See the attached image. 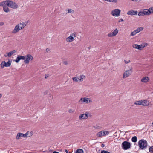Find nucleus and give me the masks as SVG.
I'll return each instance as SVG.
<instances>
[{
    "instance_id": "f257e3e1",
    "label": "nucleus",
    "mask_w": 153,
    "mask_h": 153,
    "mask_svg": "<svg viewBox=\"0 0 153 153\" xmlns=\"http://www.w3.org/2000/svg\"><path fill=\"white\" fill-rule=\"evenodd\" d=\"M140 149L142 150L145 149L148 146V143L144 139H141L138 142Z\"/></svg>"
},
{
    "instance_id": "f03ea898",
    "label": "nucleus",
    "mask_w": 153,
    "mask_h": 153,
    "mask_svg": "<svg viewBox=\"0 0 153 153\" xmlns=\"http://www.w3.org/2000/svg\"><path fill=\"white\" fill-rule=\"evenodd\" d=\"M131 144L130 142L124 141L121 144L122 148L125 150H127L131 147Z\"/></svg>"
},
{
    "instance_id": "7ed1b4c3",
    "label": "nucleus",
    "mask_w": 153,
    "mask_h": 153,
    "mask_svg": "<svg viewBox=\"0 0 153 153\" xmlns=\"http://www.w3.org/2000/svg\"><path fill=\"white\" fill-rule=\"evenodd\" d=\"M8 3V7L13 9H17L19 7L18 5L14 2L9 0Z\"/></svg>"
},
{
    "instance_id": "20e7f679",
    "label": "nucleus",
    "mask_w": 153,
    "mask_h": 153,
    "mask_svg": "<svg viewBox=\"0 0 153 153\" xmlns=\"http://www.w3.org/2000/svg\"><path fill=\"white\" fill-rule=\"evenodd\" d=\"M121 10L119 9H115L112 10V15L114 16H119L120 14Z\"/></svg>"
},
{
    "instance_id": "39448f33",
    "label": "nucleus",
    "mask_w": 153,
    "mask_h": 153,
    "mask_svg": "<svg viewBox=\"0 0 153 153\" xmlns=\"http://www.w3.org/2000/svg\"><path fill=\"white\" fill-rule=\"evenodd\" d=\"M83 76H84L83 75H80L79 76L74 77L72 78V79L74 81L79 82L82 81L83 80Z\"/></svg>"
},
{
    "instance_id": "423d86ee",
    "label": "nucleus",
    "mask_w": 153,
    "mask_h": 153,
    "mask_svg": "<svg viewBox=\"0 0 153 153\" xmlns=\"http://www.w3.org/2000/svg\"><path fill=\"white\" fill-rule=\"evenodd\" d=\"M12 62L10 60H8V62H6L5 61H3L1 63V68H3L4 67H10L11 64Z\"/></svg>"
},
{
    "instance_id": "0eeeda50",
    "label": "nucleus",
    "mask_w": 153,
    "mask_h": 153,
    "mask_svg": "<svg viewBox=\"0 0 153 153\" xmlns=\"http://www.w3.org/2000/svg\"><path fill=\"white\" fill-rule=\"evenodd\" d=\"M33 58L32 56L30 54L27 55L25 57V59L24 61V62L25 64H28L29 62V61L31 60H33Z\"/></svg>"
},
{
    "instance_id": "6e6552de",
    "label": "nucleus",
    "mask_w": 153,
    "mask_h": 153,
    "mask_svg": "<svg viewBox=\"0 0 153 153\" xmlns=\"http://www.w3.org/2000/svg\"><path fill=\"white\" fill-rule=\"evenodd\" d=\"M91 102L90 99L87 98H81L79 101V102L82 103L83 102H85L87 103H89Z\"/></svg>"
},
{
    "instance_id": "1a4fd4ad",
    "label": "nucleus",
    "mask_w": 153,
    "mask_h": 153,
    "mask_svg": "<svg viewBox=\"0 0 153 153\" xmlns=\"http://www.w3.org/2000/svg\"><path fill=\"white\" fill-rule=\"evenodd\" d=\"M132 72V70L130 69L127 70L124 72L123 74V78H125L130 75Z\"/></svg>"
},
{
    "instance_id": "9d476101",
    "label": "nucleus",
    "mask_w": 153,
    "mask_h": 153,
    "mask_svg": "<svg viewBox=\"0 0 153 153\" xmlns=\"http://www.w3.org/2000/svg\"><path fill=\"white\" fill-rule=\"evenodd\" d=\"M118 30L117 28L115 29L112 32L108 34V37H112L115 36L118 33Z\"/></svg>"
},
{
    "instance_id": "9b49d317",
    "label": "nucleus",
    "mask_w": 153,
    "mask_h": 153,
    "mask_svg": "<svg viewBox=\"0 0 153 153\" xmlns=\"http://www.w3.org/2000/svg\"><path fill=\"white\" fill-rule=\"evenodd\" d=\"M88 112H86L85 114H80L79 117V118L80 120L82 119H86L88 118L87 115Z\"/></svg>"
},
{
    "instance_id": "f8f14e48",
    "label": "nucleus",
    "mask_w": 153,
    "mask_h": 153,
    "mask_svg": "<svg viewBox=\"0 0 153 153\" xmlns=\"http://www.w3.org/2000/svg\"><path fill=\"white\" fill-rule=\"evenodd\" d=\"M19 26H21V24H19L15 26L14 29L12 31V33H13L15 34L20 30L19 27Z\"/></svg>"
},
{
    "instance_id": "ddd939ff",
    "label": "nucleus",
    "mask_w": 153,
    "mask_h": 153,
    "mask_svg": "<svg viewBox=\"0 0 153 153\" xmlns=\"http://www.w3.org/2000/svg\"><path fill=\"white\" fill-rule=\"evenodd\" d=\"M9 0H8L0 2V6H3V7L8 6L7 4L9 3Z\"/></svg>"
},
{
    "instance_id": "4468645a",
    "label": "nucleus",
    "mask_w": 153,
    "mask_h": 153,
    "mask_svg": "<svg viewBox=\"0 0 153 153\" xmlns=\"http://www.w3.org/2000/svg\"><path fill=\"white\" fill-rule=\"evenodd\" d=\"M25 59V57L24 56H18L16 59L15 60V61L16 63H18L19 62V61L20 60H24Z\"/></svg>"
},
{
    "instance_id": "2eb2a0df",
    "label": "nucleus",
    "mask_w": 153,
    "mask_h": 153,
    "mask_svg": "<svg viewBox=\"0 0 153 153\" xmlns=\"http://www.w3.org/2000/svg\"><path fill=\"white\" fill-rule=\"evenodd\" d=\"M137 11L130 10L127 12V14L131 15H137Z\"/></svg>"
},
{
    "instance_id": "dca6fc26",
    "label": "nucleus",
    "mask_w": 153,
    "mask_h": 153,
    "mask_svg": "<svg viewBox=\"0 0 153 153\" xmlns=\"http://www.w3.org/2000/svg\"><path fill=\"white\" fill-rule=\"evenodd\" d=\"M24 134L22 133H17L16 138L17 140L19 139L20 137H25Z\"/></svg>"
},
{
    "instance_id": "f3484780",
    "label": "nucleus",
    "mask_w": 153,
    "mask_h": 153,
    "mask_svg": "<svg viewBox=\"0 0 153 153\" xmlns=\"http://www.w3.org/2000/svg\"><path fill=\"white\" fill-rule=\"evenodd\" d=\"M133 47L135 49H137L139 50H142V47L140 45H138L137 44H134L133 45Z\"/></svg>"
},
{
    "instance_id": "a211bd4d",
    "label": "nucleus",
    "mask_w": 153,
    "mask_h": 153,
    "mask_svg": "<svg viewBox=\"0 0 153 153\" xmlns=\"http://www.w3.org/2000/svg\"><path fill=\"white\" fill-rule=\"evenodd\" d=\"M143 11L144 15H149L151 14L150 11L148 9H144Z\"/></svg>"
},
{
    "instance_id": "6ab92c4d",
    "label": "nucleus",
    "mask_w": 153,
    "mask_h": 153,
    "mask_svg": "<svg viewBox=\"0 0 153 153\" xmlns=\"http://www.w3.org/2000/svg\"><path fill=\"white\" fill-rule=\"evenodd\" d=\"M16 52V51L15 50H13L12 51L9 52L8 53L7 55V56L6 55H4V56L5 57H7V56H8L9 57H10L14 53H15Z\"/></svg>"
},
{
    "instance_id": "aec40b11",
    "label": "nucleus",
    "mask_w": 153,
    "mask_h": 153,
    "mask_svg": "<svg viewBox=\"0 0 153 153\" xmlns=\"http://www.w3.org/2000/svg\"><path fill=\"white\" fill-rule=\"evenodd\" d=\"M149 80V78L148 76H145L143 77L141 79V82H147Z\"/></svg>"
},
{
    "instance_id": "412c9836",
    "label": "nucleus",
    "mask_w": 153,
    "mask_h": 153,
    "mask_svg": "<svg viewBox=\"0 0 153 153\" xmlns=\"http://www.w3.org/2000/svg\"><path fill=\"white\" fill-rule=\"evenodd\" d=\"M66 40L68 42H71L74 40V37L71 35V34L70 35L69 37L67 38Z\"/></svg>"
},
{
    "instance_id": "4be33fe9",
    "label": "nucleus",
    "mask_w": 153,
    "mask_h": 153,
    "mask_svg": "<svg viewBox=\"0 0 153 153\" xmlns=\"http://www.w3.org/2000/svg\"><path fill=\"white\" fill-rule=\"evenodd\" d=\"M3 10L5 12L8 13L10 11V10L7 6L3 7Z\"/></svg>"
},
{
    "instance_id": "5701e85b",
    "label": "nucleus",
    "mask_w": 153,
    "mask_h": 153,
    "mask_svg": "<svg viewBox=\"0 0 153 153\" xmlns=\"http://www.w3.org/2000/svg\"><path fill=\"white\" fill-rule=\"evenodd\" d=\"M103 136L102 131H101L98 133H97V137Z\"/></svg>"
},
{
    "instance_id": "b1692460",
    "label": "nucleus",
    "mask_w": 153,
    "mask_h": 153,
    "mask_svg": "<svg viewBox=\"0 0 153 153\" xmlns=\"http://www.w3.org/2000/svg\"><path fill=\"white\" fill-rule=\"evenodd\" d=\"M143 29V27H140L138 28L137 29L135 30L137 33H138L140 31L142 30Z\"/></svg>"
},
{
    "instance_id": "393cba45",
    "label": "nucleus",
    "mask_w": 153,
    "mask_h": 153,
    "mask_svg": "<svg viewBox=\"0 0 153 153\" xmlns=\"http://www.w3.org/2000/svg\"><path fill=\"white\" fill-rule=\"evenodd\" d=\"M142 100H139V101H137L135 102H134V104H135L136 105H142Z\"/></svg>"
},
{
    "instance_id": "a878e982",
    "label": "nucleus",
    "mask_w": 153,
    "mask_h": 153,
    "mask_svg": "<svg viewBox=\"0 0 153 153\" xmlns=\"http://www.w3.org/2000/svg\"><path fill=\"white\" fill-rule=\"evenodd\" d=\"M142 105L143 106H146L148 105L147 101L146 100H142Z\"/></svg>"
},
{
    "instance_id": "bb28decb",
    "label": "nucleus",
    "mask_w": 153,
    "mask_h": 153,
    "mask_svg": "<svg viewBox=\"0 0 153 153\" xmlns=\"http://www.w3.org/2000/svg\"><path fill=\"white\" fill-rule=\"evenodd\" d=\"M137 140V137L136 136L133 137L131 139V141L133 142H136Z\"/></svg>"
},
{
    "instance_id": "cd10ccee",
    "label": "nucleus",
    "mask_w": 153,
    "mask_h": 153,
    "mask_svg": "<svg viewBox=\"0 0 153 153\" xmlns=\"http://www.w3.org/2000/svg\"><path fill=\"white\" fill-rule=\"evenodd\" d=\"M76 153H84V151L82 149H78L76 150Z\"/></svg>"
},
{
    "instance_id": "c85d7f7f",
    "label": "nucleus",
    "mask_w": 153,
    "mask_h": 153,
    "mask_svg": "<svg viewBox=\"0 0 153 153\" xmlns=\"http://www.w3.org/2000/svg\"><path fill=\"white\" fill-rule=\"evenodd\" d=\"M28 22H22V23H20L19 24H21V25H23V27H25V26H26Z\"/></svg>"
},
{
    "instance_id": "c756f323",
    "label": "nucleus",
    "mask_w": 153,
    "mask_h": 153,
    "mask_svg": "<svg viewBox=\"0 0 153 153\" xmlns=\"http://www.w3.org/2000/svg\"><path fill=\"white\" fill-rule=\"evenodd\" d=\"M103 136L107 135L109 134V132L107 131H102Z\"/></svg>"
},
{
    "instance_id": "7c9ffc66",
    "label": "nucleus",
    "mask_w": 153,
    "mask_h": 153,
    "mask_svg": "<svg viewBox=\"0 0 153 153\" xmlns=\"http://www.w3.org/2000/svg\"><path fill=\"white\" fill-rule=\"evenodd\" d=\"M149 150L150 153H153V146H149Z\"/></svg>"
},
{
    "instance_id": "2f4dec72",
    "label": "nucleus",
    "mask_w": 153,
    "mask_h": 153,
    "mask_svg": "<svg viewBox=\"0 0 153 153\" xmlns=\"http://www.w3.org/2000/svg\"><path fill=\"white\" fill-rule=\"evenodd\" d=\"M148 44L146 43H143L142 44H141V46L142 47V49H143L145 47H146L148 45Z\"/></svg>"
},
{
    "instance_id": "473e14b6",
    "label": "nucleus",
    "mask_w": 153,
    "mask_h": 153,
    "mask_svg": "<svg viewBox=\"0 0 153 153\" xmlns=\"http://www.w3.org/2000/svg\"><path fill=\"white\" fill-rule=\"evenodd\" d=\"M105 1L109 2H114L116 3L117 2V0H105Z\"/></svg>"
},
{
    "instance_id": "72a5a7b5",
    "label": "nucleus",
    "mask_w": 153,
    "mask_h": 153,
    "mask_svg": "<svg viewBox=\"0 0 153 153\" xmlns=\"http://www.w3.org/2000/svg\"><path fill=\"white\" fill-rule=\"evenodd\" d=\"M74 12V10L71 9H68L67 13H73Z\"/></svg>"
},
{
    "instance_id": "f704fd0d",
    "label": "nucleus",
    "mask_w": 153,
    "mask_h": 153,
    "mask_svg": "<svg viewBox=\"0 0 153 153\" xmlns=\"http://www.w3.org/2000/svg\"><path fill=\"white\" fill-rule=\"evenodd\" d=\"M138 15L139 16H144L143 11H140L138 13Z\"/></svg>"
},
{
    "instance_id": "c9c22d12",
    "label": "nucleus",
    "mask_w": 153,
    "mask_h": 153,
    "mask_svg": "<svg viewBox=\"0 0 153 153\" xmlns=\"http://www.w3.org/2000/svg\"><path fill=\"white\" fill-rule=\"evenodd\" d=\"M137 33L136 32V31L134 30V31L131 32V33L130 35L131 36H134Z\"/></svg>"
},
{
    "instance_id": "e433bc0d",
    "label": "nucleus",
    "mask_w": 153,
    "mask_h": 153,
    "mask_svg": "<svg viewBox=\"0 0 153 153\" xmlns=\"http://www.w3.org/2000/svg\"><path fill=\"white\" fill-rule=\"evenodd\" d=\"M101 153H110V152L108 151L105 150H102Z\"/></svg>"
},
{
    "instance_id": "4c0bfd02",
    "label": "nucleus",
    "mask_w": 153,
    "mask_h": 153,
    "mask_svg": "<svg viewBox=\"0 0 153 153\" xmlns=\"http://www.w3.org/2000/svg\"><path fill=\"white\" fill-rule=\"evenodd\" d=\"M71 35L74 37H76L77 36V34L76 32L73 33L72 34H71Z\"/></svg>"
},
{
    "instance_id": "58836bf2",
    "label": "nucleus",
    "mask_w": 153,
    "mask_h": 153,
    "mask_svg": "<svg viewBox=\"0 0 153 153\" xmlns=\"http://www.w3.org/2000/svg\"><path fill=\"white\" fill-rule=\"evenodd\" d=\"M148 10L150 11L151 13H153V8H150Z\"/></svg>"
},
{
    "instance_id": "ea45409f",
    "label": "nucleus",
    "mask_w": 153,
    "mask_h": 153,
    "mask_svg": "<svg viewBox=\"0 0 153 153\" xmlns=\"http://www.w3.org/2000/svg\"><path fill=\"white\" fill-rule=\"evenodd\" d=\"M29 132L28 131L25 134H24V135H25V136H24L25 137H27V135L29 134ZM29 137L28 136H27V137Z\"/></svg>"
},
{
    "instance_id": "a19ab883",
    "label": "nucleus",
    "mask_w": 153,
    "mask_h": 153,
    "mask_svg": "<svg viewBox=\"0 0 153 153\" xmlns=\"http://www.w3.org/2000/svg\"><path fill=\"white\" fill-rule=\"evenodd\" d=\"M68 111L70 113H73L74 111V110H73L72 109H71L69 110Z\"/></svg>"
},
{
    "instance_id": "79ce46f5",
    "label": "nucleus",
    "mask_w": 153,
    "mask_h": 153,
    "mask_svg": "<svg viewBox=\"0 0 153 153\" xmlns=\"http://www.w3.org/2000/svg\"><path fill=\"white\" fill-rule=\"evenodd\" d=\"M124 62H125V63L126 64H127V63H128L130 62V60H129L128 61H127L126 60H125Z\"/></svg>"
},
{
    "instance_id": "37998d69",
    "label": "nucleus",
    "mask_w": 153,
    "mask_h": 153,
    "mask_svg": "<svg viewBox=\"0 0 153 153\" xmlns=\"http://www.w3.org/2000/svg\"><path fill=\"white\" fill-rule=\"evenodd\" d=\"M19 27L20 30L24 28L22 25H21V26H19Z\"/></svg>"
},
{
    "instance_id": "c03bdc74",
    "label": "nucleus",
    "mask_w": 153,
    "mask_h": 153,
    "mask_svg": "<svg viewBox=\"0 0 153 153\" xmlns=\"http://www.w3.org/2000/svg\"><path fill=\"white\" fill-rule=\"evenodd\" d=\"M123 21H124V20H123V19H122V18H121L120 19V20L118 22H123Z\"/></svg>"
},
{
    "instance_id": "a18cd8bd",
    "label": "nucleus",
    "mask_w": 153,
    "mask_h": 153,
    "mask_svg": "<svg viewBox=\"0 0 153 153\" xmlns=\"http://www.w3.org/2000/svg\"><path fill=\"white\" fill-rule=\"evenodd\" d=\"M87 116H88V117H90L91 116V114L89 113L88 112V115H87Z\"/></svg>"
},
{
    "instance_id": "49530a36",
    "label": "nucleus",
    "mask_w": 153,
    "mask_h": 153,
    "mask_svg": "<svg viewBox=\"0 0 153 153\" xmlns=\"http://www.w3.org/2000/svg\"><path fill=\"white\" fill-rule=\"evenodd\" d=\"M63 63L65 65H67L68 64V62H67V61H64L63 62Z\"/></svg>"
},
{
    "instance_id": "de8ad7c7",
    "label": "nucleus",
    "mask_w": 153,
    "mask_h": 153,
    "mask_svg": "<svg viewBox=\"0 0 153 153\" xmlns=\"http://www.w3.org/2000/svg\"><path fill=\"white\" fill-rule=\"evenodd\" d=\"M48 91H46L44 93V95L46 94H48Z\"/></svg>"
},
{
    "instance_id": "09e8293b",
    "label": "nucleus",
    "mask_w": 153,
    "mask_h": 153,
    "mask_svg": "<svg viewBox=\"0 0 153 153\" xmlns=\"http://www.w3.org/2000/svg\"><path fill=\"white\" fill-rule=\"evenodd\" d=\"M4 23L3 22H1L0 23V25L1 26L3 25H4Z\"/></svg>"
},
{
    "instance_id": "8fccbe9b",
    "label": "nucleus",
    "mask_w": 153,
    "mask_h": 153,
    "mask_svg": "<svg viewBox=\"0 0 153 153\" xmlns=\"http://www.w3.org/2000/svg\"><path fill=\"white\" fill-rule=\"evenodd\" d=\"M50 51V49L48 48H47L46 50V51L47 52H48L49 51Z\"/></svg>"
},
{
    "instance_id": "3c124183",
    "label": "nucleus",
    "mask_w": 153,
    "mask_h": 153,
    "mask_svg": "<svg viewBox=\"0 0 153 153\" xmlns=\"http://www.w3.org/2000/svg\"><path fill=\"white\" fill-rule=\"evenodd\" d=\"M65 151L66 153H72L71 152H69L67 149H65Z\"/></svg>"
},
{
    "instance_id": "603ef678",
    "label": "nucleus",
    "mask_w": 153,
    "mask_h": 153,
    "mask_svg": "<svg viewBox=\"0 0 153 153\" xmlns=\"http://www.w3.org/2000/svg\"><path fill=\"white\" fill-rule=\"evenodd\" d=\"M48 77V75H47V74H45V78H46Z\"/></svg>"
},
{
    "instance_id": "864d4df0",
    "label": "nucleus",
    "mask_w": 153,
    "mask_h": 153,
    "mask_svg": "<svg viewBox=\"0 0 153 153\" xmlns=\"http://www.w3.org/2000/svg\"><path fill=\"white\" fill-rule=\"evenodd\" d=\"M105 146V145L104 144H102L101 145V147H104Z\"/></svg>"
},
{
    "instance_id": "5fc2aeb1",
    "label": "nucleus",
    "mask_w": 153,
    "mask_h": 153,
    "mask_svg": "<svg viewBox=\"0 0 153 153\" xmlns=\"http://www.w3.org/2000/svg\"><path fill=\"white\" fill-rule=\"evenodd\" d=\"M53 153H59L58 152H56V151H54L53 152Z\"/></svg>"
},
{
    "instance_id": "6e6d98bb",
    "label": "nucleus",
    "mask_w": 153,
    "mask_h": 153,
    "mask_svg": "<svg viewBox=\"0 0 153 153\" xmlns=\"http://www.w3.org/2000/svg\"><path fill=\"white\" fill-rule=\"evenodd\" d=\"M134 1H137L138 0H131Z\"/></svg>"
},
{
    "instance_id": "4d7b16f0",
    "label": "nucleus",
    "mask_w": 153,
    "mask_h": 153,
    "mask_svg": "<svg viewBox=\"0 0 153 153\" xmlns=\"http://www.w3.org/2000/svg\"><path fill=\"white\" fill-rule=\"evenodd\" d=\"M2 97V94H0V98H1Z\"/></svg>"
},
{
    "instance_id": "13d9d810",
    "label": "nucleus",
    "mask_w": 153,
    "mask_h": 153,
    "mask_svg": "<svg viewBox=\"0 0 153 153\" xmlns=\"http://www.w3.org/2000/svg\"><path fill=\"white\" fill-rule=\"evenodd\" d=\"M51 97V95H50V96H49V97Z\"/></svg>"
},
{
    "instance_id": "bf43d9fd",
    "label": "nucleus",
    "mask_w": 153,
    "mask_h": 153,
    "mask_svg": "<svg viewBox=\"0 0 153 153\" xmlns=\"http://www.w3.org/2000/svg\"><path fill=\"white\" fill-rule=\"evenodd\" d=\"M128 153H130V152H128Z\"/></svg>"
}]
</instances>
